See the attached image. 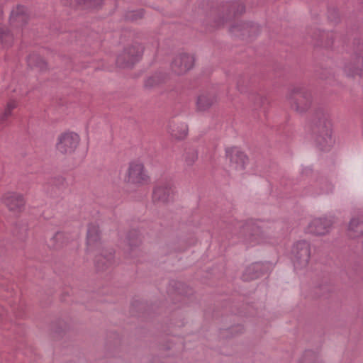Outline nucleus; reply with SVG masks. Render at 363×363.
<instances>
[{
	"instance_id": "1",
	"label": "nucleus",
	"mask_w": 363,
	"mask_h": 363,
	"mask_svg": "<svg viewBox=\"0 0 363 363\" xmlns=\"http://www.w3.org/2000/svg\"><path fill=\"white\" fill-rule=\"evenodd\" d=\"M313 133L317 145L327 151L333 144L331 135V123L328 113L319 111L316 113L313 125Z\"/></svg>"
},
{
	"instance_id": "2",
	"label": "nucleus",
	"mask_w": 363,
	"mask_h": 363,
	"mask_svg": "<svg viewBox=\"0 0 363 363\" xmlns=\"http://www.w3.org/2000/svg\"><path fill=\"white\" fill-rule=\"evenodd\" d=\"M286 99L291 109L299 115L310 110L313 101L311 92L299 85L293 86L288 90Z\"/></svg>"
},
{
	"instance_id": "3",
	"label": "nucleus",
	"mask_w": 363,
	"mask_h": 363,
	"mask_svg": "<svg viewBox=\"0 0 363 363\" xmlns=\"http://www.w3.org/2000/svg\"><path fill=\"white\" fill-rule=\"evenodd\" d=\"M123 180L128 185L139 187L148 184L150 177L143 163L132 162L128 164Z\"/></svg>"
},
{
	"instance_id": "4",
	"label": "nucleus",
	"mask_w": 363,
	"mask_h": 363,
	"mask_svg": "<svg viewBox=\"0 0 363 363\" xmlns=\"http://www.w3.org/2000/svg\"><path fill=\"white\" fill-rule=\"evenodd\" d=\"M167 291L172 296L174 302L178 303L181 306L188 305L194 298L192 289L178 281H171Z\"/></svg>"
},
{
	"instance_id": "5",
	"label": "nucleus",
	"mask_w": 363,
	"mask_h": 363,
	"mask_svg": "<svg viewBox=\"0 0 363 363\" xmlns=\"http://www.w3.org/2000/svg\"><path fill=\"white\" fill-rule=\"evenodd\" d=\"M80 140V136L77 133L65 131L57 136L55 147L62 155H71L77 149Z\"/></svg>"
},
{
	"instance_id": "6",
	"label": "nucleus",
	"mask_w": 363,
	"mask_h": 363,
	"mask_svg": "<svg viewBox=\"0 0 363 363\" xmlns=\"http://www.w3.org/2000/svg\"><path fill=\"white\" fill-rule=\"evenodd\" d=\"M291 252L295 269H302L306 268L311 258V244L306 240H299L294 243Z\"/></svg>"
},
{
	"instance_id": "7",
	"label": "nucleus",
	"mask_w": 363,
	"mask_h": 363,
	"mask_svg": "<svg viewBox=\"0 0 363 363\" xmlns=\"http://www.w3.org/2000/svg\"><path fill=\"white\" fill-rule=\"evenodd\" d=\"M195 64L194 56L188 52H179L176 54L171 62L170 69L177 76H183L193 69Z\"/></svg>"
},
{
	"instance_id": "8",
	"label": "nucleus",
	"mask_w": 363,
	"mask_h": 363,
	"mask_svg": "<svg viewBox=\"0 0 363 363\" xmlns=\"http://www.w3.org/2000/svg\"><path fill=\"white\" fill-rule=\"evenodd\" d=\"M143 52V48L140 45H133L125 47L116 57V65L121 68L131 67L136 63Z\"/></svg>"
},
{
	"instance_id": "9",
	"label": "nucleus",
	"mask_w": 363,
	"mask_h": 363,
	"mask_svg": "<svg viewBox=\"0 0 363 363\" xmlns=\"http://www.w3.org/2000/svg\"><path fill=\"white\" fill-rule=\"evenodd\" d=\"M226 158L232 170L242 172L248 162L245 153L237 147H228L225 150Z\"/></svg>"
},
{
	"instance_id": "10",
	"label": "nucleus",
	"mask_w": 363,
	"mask_h": 363,
	"mask_svg": "<svg viewBox=\"0 0 363 363\" xmlns=\"http://www.w3.org/2000/svg\"><path fill=\"white\" fill-rule=\"evenodd\" d=\"M333 224V220L329 218H315L308 223L306 232L315 236H325L330 233Z\"/></svg>"
},
{
	"instance_id": "11",
	"label": "nucleus",
	"mask_w": 363,
	"mask_h": 363,
	"mask_svg": "<svg viewBox=\"0 0 363 363\" xmlns=\"http://www.w3.org/2000/svg\"><path fill=\"white\" fill-rule=\"evenodd\" d=\"M230 33L237 37L252 38L259 33V26L252 22H237L230 28Z\"/></svg>"
},
{
	"instance_id": "12",
	"label": "nucleus",
	"mask_w": 363,
	"mask_h": 363,
	"mask_svg": "<svg viewBox=\"0 0 363 363\" xmlns=\"http://www.w3.org/2000/svg\"><path fill=\"white\" fill-rule=\"evenodd\" d=\"M86 252L87 253L96 255H99L103 252L99 228L97 226L90 225L88 228Z\"/></svg>"
},
{
	"instance_id": "13",
	"label": "nucleus",
	"mask_w": 363,
	"mask_h": 363,
	"mask_svg": "<svg viewBox=\"0 0 363 363\" xmlns=\"http://www.w3.org/2000/svg\"><path fill=\"white\" fill-rule=\"evenodd\" d=\"M345 73L349 77H363V50L355 52L349 62L344 67Z\"/></svg>"
},
{
	"instance_id": "14",
	"label": "nucleus",
	"mask_w": 363,
	"mask_h": 363,
	"mask_svg": "<svg viewBox=\"0 0 363 363\" xmlns=\"http://www.w3.org/2000/svg\"><path fill=\"white\" fill-rule=\"evenodd\" d=\"M245 240L251 245H257L262 242L264 240V234L262 229L253 223H248L245 225Z\"/></svg>"
},
{
	"instance_id": "15",
	"label": "nucleus",
	"mask_w": 363,
	"mask_h": 363,
	"mask_svg": "<svg viewBox=\"0 0 363 363\" xmlns=\"http://www.w3.org/2000/svg\"><path fill=\"white\" fill-rule=\"evenodd\" d=\"M3 203L10 211L19 212L25 204V201L21 194L16 193H7L2 197Z\"/></svg>"
},
{
	"instance_id": "16",
	"label": "nucleus",
	"mask_w": 363,
	"mask_h": 363,
	"mask_svg": "<svg viewBox=\"0 0 363 363\" xmlns=\"http://www.w3.org/2000/svg\"><path fill=\"white\" fill-rule=\"evenodd\" d=\"M347 235L353 239L363 236V214L357 213L352 216L347 226Z\"/></svg>"
},
{
	"instance_id": "17",
	"label": "nucleus",
	"mask_w": 363,
	"mask_h": 363,
	"mask_svg": "<svg viewBox=\"0 0 363 363\" xmlns=\"http://www.w3.org/2000/svg\"><path fill=\"white\" fill-rule=\"evenodd\" d=\"M175 186L172 181H163L160 184V202L168 203L174 201L176 197Z\"/></svg>"
},
{
	"instance_id": "18",
	"label": "nucleus",
	"mask_w": 363,
	"mask_h": 363,
	"mask_svg": "<svg viewBox=\"0 0 363 363\" xmlns=\"http://www.w3.org/2000/svg\"><path fill=\"white\" fill-rule=\"evenodd\" d=\"M265 270L264 264L262 262H255L247 267L242 274L245 281H251L262 276Z\"/></svg>"
},
{
	"instance_id": "19",
	"label": "nucleus",
	"mask_w": 363,
	"mask_h": 363,
	"mask_svg": "<svg viewBox=\"0 0 363 363\" xmlns=\"http://www.w3.org/2000/svg\"><path fill=\"white\" fill-rule=\"evenodd\" d=\"M216 102V98L213 94L202 93L199 95L196 100V108L199 111H205L210 108Z\"/></svg>"
},
{
	"instance_id": "20",
	"label": "nucleus",
	"mask_w": 363,
	"mask_h": 363,
	"mask_svg": "<svg viewBox=\"0 0 363 363\" xmlns=\"http://www.w3.org/2000/svg\"><path fill=\"white\" fill-rule=\"evenodd\" d=\"M169 130L172 136L177 140H183L188 133V126L184 123H171Z\"/></svg>"
},
{
	"instance_id": "21",
	"label": "nucleus",
	"mask_w": 363,
	"mask_h": 363,
	"mask_svg": "<svg viewBox=\"0 0 363 363\" xmlns=\"http://www.w3.org/2000/svg\"><path fill=\"white\" fill-rule=\"evenodd\" d=\"M26 18V9L23 6H17L11 12V21L12 22L25 23Z\"/></svg>"
},
{
	"instance_id": "22",
	"label": "nucleus",
	"mask_w": 363,
	"mask_h": 363,
	"mask_svg": "<svg viewBox=\"0 0 363 363\" xmlns=\"http://www.w3.org/2000/svg\"><path fill=\"white\" fill-rule=\"evenodd\" d=\"M13 40V36L9 31L0 26V41L5 45H9Z\"/></svg>"
},
{
	"instance_id": "23",
	"label": "nucleus",
	"mask_w": 363,
	"mask_h": 363,
	"mask_svg": "<svg viewBox=\"0 0 363 363\" xmlns=\"http://www.w3.org/2000/svg\"><path fill=\"white\" fill-rule=\"evenodd\" d=\"M16 106V103L15 101H10L8 102L6 107L4 111V113L1 116V121H6L11 115L13 109H14Z\"/></svg>"
},
{
	"instance_id": "24",
	"label": "nucleus",
	"mask_w": 363,
	"mask_h": 363,
	"mask_svg": "<svg viewBox=\"0 0 363 363\" xmlns=\"http://www.w3.org/2000/svg\"><path fill=\"white\" fill-rule=\"evenodd\" d=\"M198 158V154L195 150H189L185 153V162L187 165L191 166Z\"/></svg>"
},
{
	"instance_id": "25",
	"label": "nucleus",
	"mask_w": 363,
	"mask_h": 363,
	"mask_svg": "<svg viewBox=\"0 0 363 363\" xmlns=\"http://www.w3.org/2000/svg\"><path fill=\"white\" fill-rule=\"evenodd\" d=\"M298 363H319L317 357L311 352H306Z\"/></svg>"
},
{
	"instance_id": "26",
	"label": "nucleus",
	"mask_w": 363,
	"mask_h": 363,
	"mask_svg": "<svg viewBox=\"0 0 363 363\" xmlns=\"http://www.w3.org/2000/svg\"><path fill=\"white\" fill-rule=\"evenodd\" d=\"M64 240V234L62 233H57L51 240V247L54 248H60L62 246V241Z\"/></svg>"
},
{
	"instance_id": "27",
	"label": "nucleus",
	"mask_w": 363,
	"mask_h": 363,
	"mask_svg": "<svg viewBox=\"0 0 363 363\" xmlns=\"http://www.w3.org/2000/svg\"><path fill=\"white\" fill-rule=\"evenodd\" d=\"M245 11V6L242 3H235L230 6V12L233 13L229 15V18L232 16L242 13Z\"/></svg>"
},
{
	"instance_id": "28",
	"label": "nucleus",
	"mask_w": 363,
	"mask_h": 363,
	"mask_svg": "<svg viewBox=\"0 0 363 363\" xmlns=\"http://www.w3.org/2000/svg\"><path fill=\"white\" fill-rule=\"evenodd\" d=\"M159 81L158 76L157 74L148 77L145 83V86L147 89H151L155 86H157Z\"/></svg>"
},
{
	"instance_id": "29",
	"label": "nucleus",
	"mask_w": 363,
	"mask_h": 363,
	"mask_svg": "<svg viewBox=\"0 0 363 363\" xmlns=\"http://www.w3.org/2000/svg\"><path fill=\"white\" fill-rule=\"evenodd\" d=\"M140 243V240H139L138 239H136L135 240H133V242L131 240H129L128 246L130 247V250H132L135 249L136 247H138L139 246Z\"/></svg>"
},
{
	"instance_id": "30",
	"label": "nucleus",
	"mask_w": 363,
	"mask_h": 363,
	"mask_svg": "<svg viewBox=\"0 0 363 363\" xmlns=\"http://www.w3.org/2000/svg\"><path fill=\"white\" fill-rule=\"evenodd\" d=\"M82 4H88L89 6H94V4L92 3V0H82L80 2Z\"/></svg>"
},
{
	"instance_id": "31",
	"label": "nucleus",
	"mask_w": 363,
	"mask_h": 363,
	"mask_svg": "<svg viewBox=\"0 0 363 363\" xmlns=\"http://www.w3.org/2000/svg\"><path fill=\"white\" fill-rule=\"evenodd\" d=\"M94 255L96 256V257L97 258V262H99L101 260L99 257L102 256V252L99 255ZM97 265H99V263H97Z\"/></svg>"
},
{
	"instance_id": "32",
	"label": "nucleus",
	"mask_w": 363,
	"mask_h": 363,
	"mask_svg": "<svg viewBox=\"0 0 363 363\" xmlns=\"http://www.w3.org/2000/svg\"><path fill=\"white\" fill-rule=\"evenodd\" d=\"M28 62L30 66H32L33 65V63L31 62V57H29L28 60Z\"/></svg>"
},
{
	"instance_id": "33",
	"label": "nucleus",
	"mask_w": 363,
	"mask_h": 363,
	"mask_svg": "<svg viewBox=\"0 0 363 363\" xmlns=\"http://www.w3.org/2000/svg\"><path fill=\"white\" fill-rule=\"evenodd\" d=\"M110 259H111V257L109 258H107L106 262H109Z\"/></svg>"
},
{
	"instance_id": "34",
	"label": "nucleus",
	"mask_w": 363,
	"mask_h": 363,
	"mask_svg": "<svg viewBox=\"0 0 363 363\" xmlns=\"http://www.w3.org/2000/svg\"><path fill=\"white\" fill-rule=\"evenodd\" d=\"M325 35H326L325 33H323L322 35V38H323Z\"/></svg>"
}]
</instances>
